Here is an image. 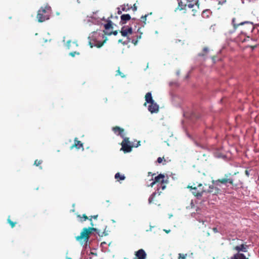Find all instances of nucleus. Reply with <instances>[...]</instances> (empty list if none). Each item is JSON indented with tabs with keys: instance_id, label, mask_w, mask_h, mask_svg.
<instances>
[{
	"instance_id": "obj_17",
	"label": "nucleus",
	"mask_w": 259,
	"mask_h": 259,
	"mask_svg": "<svg viewBox=\"0 0 259 259\" xmlns=\"http://www.w3.org/2000/svg\"><path fill=\"white\" fill-rule=\"evenodd\" d=\"M73 148H76L77 149L82 148L83 150V144L80 141H78L77 138H75L74 143L70 147L71 149Z\"/></svg>"
},
{
	"instance_id": "obj_15",
	"label": "nucleus",
	"mask_w": 259,
	"mask_h": 259,
	"mask_svg": "<svg viewBox=\"0 0 259 259\" xmlns=\"http://www.w3.org/2000/svg\"><path fill=\"white\" fill-rule=\"evenodd\" d=\"M113 132L116 134L118 136H120L121 138L124 137V129L118 126H115L112 127V128Z\"/></svg>"
},
{
	"instance_id": "obj_43",
	"label": "nucleus",
	"mask_w": 259,
	"mask_h": 259,
	"mask_svg": "<svg viewBox=\"0 0 259 259\" xmlns=\"http://www.w3.org/2000/svg\"><path fill=\"white\" fill-rule=\"evenodd\" d=\"M253 49L256 48V46L251 47Z\"/></svg>"
},
{
	"instance_id": "obj_32",
	"label": "nucleus",
	"mask_w": 259,
	"mask_h": 259,
	"mask_svg": "<svg viewBox=\"0 0 259 259\" xmlns=\"http://www.w3.org/2000/svg\"><path fill=\"white\" fill-rule=\"evenodd\" d=\"M187 255V254L179 253L178 259H186Z\"/></svg>"
},
{
	"instance_id": "obj_37",
	"label": "nucleus",
	"mask_w": 259,
	"mask_h": 259,
	"mask_svg": "<svg viewBox=\"0 0 259 259\" xmlns=\"http://www.w3.org/2000/svg\"><path fill=\"white\" fill-rule=\"evenodd\" d=\"M130 41V40L128 39V41L126 42H122V40L121 39H119L118 42L119 43V42H122L123 45H126L128 42H129Z\"/></svg>"
},
{
	"instance_id": "obj_27",
	"label": "nucleus",
	"mask_w": 259,
	"mask_h": 259,
	"mask_svg": "<svg viewBox=\"0 0 259 259\" xmlns=\"http://www.w3.org/2000/svg\"><path fill=\"white\" fill-rule=\"evenodd\" d=\"M208 49L207 47H204L203 49V53H200L199 54V56H204L208 52Z\"/></svg>"
},
{
	"instance_id": "obj_45",
	"label": "nucleus",
	"mask_w": 259,
	"mask_h": 259,
	"mask_svg": "<svg viewBox=\"0 0 259 259\" xmlns=\"http://www.w3.org/2000/svg\"><path fill=\"white\" fill-rule=\"evenodd\" d=\"M66 259H72V258L71 257H67Z\"/></svg>"
},
{
	"instance_id": "obj_31",
	"label": "nucleus",
	"mask_w": 259,
	"mask_h": 259,
	"mask_svg": "<svg viewBox=\"0 0 259 259\" xmlns=\"http://www.w3.org/2000/svg\"><path fill=\"white\" fill-rule=\"evenodd\" d=\"M148 15H145L144 16H142L141 17V21L143 22V23L144 24H146V20H147V17Z\"/></svg>"
},
{
	"instance_id": "obj_4",
	"label": "nucleus",
	"mask_w": 259,
	"mask_h": 259,
	"mask_svg": "<svg viewBox=\"0 0 259 259\" xmlns=\"http://www.w3.org/2000/svg\"><path fill=\"white\" fill-rule=\"evenodd\" d=\"M89 38L90 39L89 45L91 48L94 46L100 48L107 40V37L103 33L98 31L93 32L92 35Z\"/></svg>"
},
{
	"instance_id": "obj_26",
	"label": "nucleus",
	"mask_w": 259,
	"mask_h": 259,
	"mask_svg": "<svg viewBox=\"0 0 259 259\" xmlns=\"http://www.w3.org/2000/svg\"><path fill=\"white\" fill-rule=\"evenodd\" d=\"M142 34V33H141L140 35H138L137 36V38L136 39H132V42L133 44H134V45H136L137 44H138V40L139 39H140L141 38V34Z\"/></svg>"
},
{
	"instance_id": "obj_11",
	"label": "nucleus",
	"mask_w": 259,
	"mask_h": 259,
	"mask_svg": "<svg viewBox=\"0 0 259 259\" xmlns=\"http://www.w3.org/2000/svg\"><path fill=\"white\" fill-rule=\"evenodd\" d=\"M121 35L123 36H128L133 33V29L131 27L123 26L120 30Z\"/></svg>"
},
{
	"instance_id": "obj_13",
	"label": "nucleus",
	"mask_w": 259,
	"mask_h": 259,
	"mask_svg": "<svg viewBox=\"0 0 259 259\" xmlns=\"http://www.w3.org/2000/svg\"><path fill=\"white\" fill-rule=\"evenodd\" d=\"M135 259H146L147 254L145 250L143 249H140L135 252Z\"/></svg>"
},
{
	"instance_id": "obj_21",
	"label": "nucleus",
	"mask_w": 259,
	"mask_h": 259,
	"mask_svg": "<svg viewBox=\"0 0 259 259\" xmlns=\"http://www.w3.org/2000/svg\"><path fill=\"white\" fill-rule=\"evenodd\" d=\"M211 12L209 10H205L202 13V17L204 18H209V15L211 14Z\"/></svg>"
},
{
	"instance_id": "obj_19",
	"label": "nucleus",
	"mask_w": 259,
	"mask_h": 259,
	"mask_svg": "<svg viewBox=\"0 0 259 259\" xmlns=\"http://www.w3.org/2000/svg\"><path fill=\"white\" fill-rule=\"evenodd\" d=\"M146 102L144 103V106H146L147 103H152L154 101L152 99L151 93L150 92L147 93L145 95Z\"/></svg>"
},
{
	"instance_id": "obj_22",
	"label": "nucleus",
	"mask_w": 259,
	"mask_h": 259,
	"mask_svg": "<svg viewBox=\"0 0 259 259\" xmlns=\"http://www.w3.org/2000/svg\"><path fill=\"white\" fill-rule=\"evenodd\" d=\"M77 217L78 218L80 219V222H81L85 221L87 220H89V218H90L88 217L85 214H83L82 215L80 214H78V215H77Z\"/></svg>"
},
{
	"instance_id": "obj_6",
	"label": "nucleus",
	"mask_w": 259,
	"mask_h": 259,
	"mask_svg": "<svg viewBox=\"0 0 259 259\" xmlns=\"http://www.w3.org/2000/svg\"><path fill=\"white\" fill-rule=\"evenodd\" d=\"M51 13V7L48 5L41 7L37 12V18L39 22H43L49 19Z\"/></svg>"
},
{
	"instance_id": "obj_16",
	"label": "nucleus",
	"mask_w": 259,
	"mask_h": 259,
	"mask_svg": "<svg viewBox=\"0 0 259 259\" xmlns=\"http://www.w3.org/2000/svg\"><path fill=\"white\" fill-rule=\"evenodd\" d=\"M150 104V105L148 107V110L151 113L157 112L159 110L158 105L154 102H152V103Z\"/></svg>"
},
{
	"instance_id": "obj_3",
	"label": "nucleus",
	"mask_w": 259,
	"mask_h": 259,
	"mask_svg": "<svg viewBox=\"0 0 259 259\" xmlns=\"http://www.w3.org/2000/svg\"><path fill=\"white\" fill-rule=\"evenodd\" d=\"M232 25L235 30H236L239 26H242L241 33L246 36L248 38L250 37L249 35L252 33L254 29L253 23L249 21L239 22L237 21L235 18L232 19Z\"/></svg>"
},
{
	"instance_id": "obj_1",
	"label": "nucleus",
	"mask_w": 259,
	"mask_h": 259,
	"mask_svg": "<svg viewBox=\"0 0 259 259\" xmlns=\"http://www.w3.org/2000/svg\"><path fill=\"white\" fill-rule=\"evenodd\" d=\"M98 215H91L89 218V221L91 227L84 228L80 233V234L75 237V239L77 241H79L81 245L86 244L88 242L90 235L92 233V231L96 232L100 236L103 237V236H106L107 233L105 231L101 232L97 228H94V226L92 219H97L98 218Z\"/></svg>"
},
{
	"instance_id": "obj_39",
	"label": "nucleus",
	"mask_w": 259,
	"mask_h": 259,
	"mask_svg": "<svg viewBox=\"0 0 259 259\" xmlns=\"http://www.w3.org/2000/svg\"><path fill=\"white\" fill-rule=\"evenodd\" d=\"M245 175H246L247 177H249V171H248V170H246L245 171Z\"/></svg>"
},
{
	"instance_id": "obj_30",
	"label": "nucleus",
	"mask_w": 259,
	"mask_h": 259,
	"mask_svg": "<svg viewBox=\"0 0 259 259\" xmlns=\"http://www.w3.org/2000/svg\"><path fill=\"white\" fill-rule=\"evenodd\" d=\"M121 10L122 11H127L130 9V7H128V5H127L126 6H125V5H122L121 6Z\"/></svg>"
},
{
	"instance_id": "obj_25",
	"label": "nucleus",
	"mask_w": 259,
	"mask_h": 259,
	"mask_svg": "<svg viewBox=\"0 0 259 259\" xmlns=\"http://www.w3.org/2000/svg\"><path fill=\"white\" fill-rule=\"evenodd\" d=\"M115 178L117 180H124L125 177L124 175H121L119 172H117L115 175Z\"/></svg>"
},
{
	"instance_id": "obj_40",
	"label": "nucleus",
	"mask_w": 259,
	"mask_h": 259,
	"mask_svg": "<svg viewBox=\"0 0 259 259\" xmlns=\"http://www.w3.org/2000/svg\"><path fill=\"white\" fill-rule=\"evenodd\" d=\"M212 230L214 232V233H217L218 232V229L216 228V227H214L212 229Z\"/></svg>"
},
{
	"instance_id": "obj_34",
	"label": "nucleus",
	"mask_w": 259,
	"mask_h": 259,
	"mask_svg": "<svg viewBox=\"0 0 259 259\" xmlns=\"http://www.w3.org/2000/svg\"><path fill=\"white\" fill-rule=\"evenodd\" d=\"M120 75L121 77H125V75L123 74L122 73H121L119 69H118L117 71V74H116V75Z\"/></svg>"
},
{
	"instance_id": "obj_9",
	"label": "nucleus",
	"mask_w": 259,
	"mask_h": 259,
	"mask_svg": "<svg viewBox=\"0 0 259 259\" xmlns=\"http://www.w3.org/2000/svg\"><path fill=\"white\" fill-rule=\"evenodd\" d=\"M164 179L165 176L164 175L159 174L154 178V181L151 183L150 186L152 187L154 184L156 183L159 184L160 185V187H161V189L163 190L166 188V186L164 185V183H166Z\"/></svg>"
},
{
	"instance_id": "obj_44",
	"label": "nucleus",
	"mask_w": 259,
	"mask_h": 259,
	"mask_svg": "<svg viewBox=\"0 0 259 259\" xmlns=\"http://www.w3.org/2000/svg\"><path fill=\"white\" fill-rule=\"evenodd\" d=\"M72 44H75V45L77 46V44L75 42H72Z\"/></svg>"
},
{
	"instance_id": "obj_29",
	"label": "nucleus",
	"mask_w": 259,
	"mask_h": 259,
	"mask_svg": "<svg viewBox=\"0 0 259 259\" xmlns=\"http://www.w3.org/2000/svg\"><path fill=\"white\" fill-rule=\"evenodd\" d=\"M8 223L10 225L12 228H14L16 224V222H14L12 221H11L10 219V217H9L8 220H7Z\"/></svg>"
},
{
	"instance_id": "obj_42",
	"label": "nucleus",
	"mask_w": 259,
	"mask_h": 259,
	"mask_svg": "<svg viewBox=\"0 0 259 259\" xmlns=\"http://www.w3.org/2000/svg\"><path fill=\"white\" fill-rule=\"evenodd\" d=\"M121 13V11H120L119 9L118 11V14H120Z\"/></svg>"
},
{
	"instance_id": "obj_23",
	"label": "nucleus",
	"mask_w": 259,
	"mask_h": 259,
	"mask_svg": "<svg viewBox=\"0 0 259 259\" xmlns=\"http://www.w3.org/2000/svg\"><path fill=\"white\" fill-rule=\"evenodd\" d=\"M43 161L42 160H38V159H36L35 161H34V165L36 166H39V168L40 169H42V167L41 166H40V165L41 164V163H42Z\"/></svg>"
},
{
	"instance_id": "obj_38",
	"label": "nucleus",
	"mask_w": 259,
	"mask_h": 259,
	"mask_svg": "<svg viewBox=\"0 0 259 259\" xmlns=\"http://www.w3.org/2000/svg\"><path fill=\"white\" fill-rule=\"evenodd\" d=\"M132 8L134 11H135L137 9V7L136 6V4H134L133 7H132Z\"/></svg>"
},
{
	"instance_id": "obj_46",
	"label": "nucleus",
	"mask_w": 259,
	"mask_h": 259,
	"mask_svg": "<svg viewBox=\"0 0 259 259\" xmlns=\"http://www.w3.org/2000/svg\"><path fill=\"white\" fill-rule=\"evenodd\" d=\"M139 31H140V28H139V29H138V32H139Z\"/></svg>"
},
{
	"instance_id": "obj_7",
	"label": "nucleus",
	"mask_w": 259,
	"mask_h": 259,
	"mask_svg": "<svg viewBox=\"0 0 259 259\" xmlns=\"http://www.w3.org/2000/svg\"><path fill=\"white\" fill-rule=\"evenodd\" d=\"M188 188L190 189L193 195L198 198L201 197L204 193H205V185L203 186L202 184H198L197 185L194 184L193 186H188Z\"/></svg>"
},
{
	"instance_id": "obj_33",
	"label": "nucleus",
	"mask_w": 259,
	"mask_h": 259,
	"mask_svg": "<svg viewBox=\"0 0 259 259\" xmlns=\"http://www.w3.org/2000/svg\"><path fill=\"white\" fill-rule=\"evenodd\" d=\"M75 55H79V53L77 52H72L69 53V55L72 57H75Z\"/></svg>"
},
{
	"instance_id": "obj_24",
	"label": "nucleus",
	"mask_w": 259,
	"mask_h": 259,
	"mask_svg": "<svg viewBox=\"0 0 259 259\" xmlns=\"http://www.w3.org/2000/svg\"><path fill=\"white\" fill-rule=\"evenodd\" d=\"M157 193L156 192L153 193L149 197L148 199L149 203L151 204L152 203H153L154 201V198L156 195Z\"/></svg>"
},
{
	"instance_id": "obj_10",
	"label": "nucleus",
	"mask_w": 259,
	"mask_h": 259,
	"mask_svg": "<svg viewBox=\"0 0 259 259\" xmlns=\"http://www.w3.org/2000/svg\"><path fill=\"white\" fill-rule=\"evenodd\" d=\"M205 193H210L213 195L217 194L219 192V189L214 187L213 184L208 186L205 184Z\"/></svg>"
},
{
	"instance_id": "obj_20",
	"label": "nucleus",
	"mask_w": 259,
	"mask_h": 259,
	"mask_svg": "<svg viewBox=\"0 0 259 259\" xmlns=\"http://www.w3.org/2000/svg\"><path fill=\"white\" fill-rule=\"evenodd\" d=\"M120 24H123L131 19V17L129 14H123L120 17Z\"/></svg>"
},
{
	"instance_id": "obj_41",
	"label": "nucleus",
	"mask_w": 259,
	"mask_h": 259,
	"mask_svg": "<svg viewBox=\"0 0 259 259\" xmlns=\"http://www.w3.org/2000/svg\"><path fill=\"white\" fill-rule=\"evenodd\" d=\"M157 191H158V195H159L160 194V193L161 192H159V188H158L157 189Z\"/></svg>"
},
{
	"instance_id": "obj_2",
	"label": "nucleus",
	"mask_w": 259,
	"mask_h": 259,
	"mask_svg": "<svg viewBox=\"0 0 259 259\" xmlns=\"http://www.w3.org/2000/svg\"><path fill=\"white\" fill-rule=\"evenodd\" d=\"M178 9L184 10V13L191 14L195 16L199 13V3L198 0H181L179 2Z\"/></svg>"
},
{
	"instance_id": "obj_5",
	"label": "nucleus",
	"mask_w": 259,
	"mask_h": 259,
	"mask_svg": "<svg viewBox=\"0 0 259 259\" xmlns=\"http://www.w3.org/2000/svg\"><path fill=\"white\" fill-rule=\"evenodd\" d=\"M238 172H234V174L227 173L225 175V177L222 179H218L216 181L217 183H221L226 185L227 183L230 184L232 186L237 187L240 186L242 183L240 179L236 177Z\"/></svg>"
},
{
	"instance_id": "obj_12",
	"label": "nucleus",
	"mask_w": 259,
	"mask_h": 259,
	"mask_svg": "<svg viewBox=\"0 0 259 259\" xmlns=\"http://www.w3.org/2000/svg\"><path fill=\"white\" fill-rule=\"evenodd\" d=\"M107 23L105 24L104 25V27L105 30H103V34L105 35H106V32H110L113 28V23L110 20H106Z\"/></svg>"
},
{
	"instance_id": "obj_18",
	"label": "nucleus",
	"mask_w": 259,
	"mask_h": 259,
	"mask_svg": "<svg viewBox=\"0 0 259 259\" xmlns=\"http://www.w3.org/2000/svg\"><path fill=\"white\" fill-rule=\"evenodd\" d=\"M230 259H249L242 253H236L233 254Z\"/></svg>"
},
{
	"instance_id": "obj_35",
	"label": "nucleus",
	"mask_w": 259,
	"mask_h": 259,
	"mask_svg": "<svg viewBox=\"0 0 259 259\" xmlns=\"http://www.w3.org/2000/svg\"><path fill=\"white\" fill-rule=\"evenodd\" d=\"M71 40H68L66 42V46L68 49H69L71 47Z\"/></svg>"
},
{
	"instance_id": "obj_8",
	"label": "nucleus",
	"mask_w": 259,
	"mask_h": 259,
	"mask_svg": "<svg viewBox=\"0 0 259 259\" xmlns=\"http://www.w3.org/2000/svg\"><path fill=\"white\" fill-rule=\"evenodd\" d=\"M123 138V140L121 143L120 150L123 151L125 153L130 152L133 147H138L140 145V141H138L136 145H133L131 144L128 138L124 137Z\"/></svg>"
},
{
	"instance_id": "obj_14",
	"label": "nucleus",
	"mask_w": 259,
	"mask_h": 259,
	"mask_svg": "<svg viewBox=\"0 0 259 259\" xmlns=\"http://www.w3.org/2000/svg\"><path fill=\"white\" fill-rule=\"evenodd\" d=\"M248 245L245 244L238 245L233 247V249L237 251V253H241L240 252H247Z\"/></svg>"
},
{
	"instance_id": "obj_28",
	"label": "nucleus",
	"mask_w": 259,
	"mask_h": 259,
	"mask_svg": "<svg viewBox=\"0 0 259 259\" xmlns=\"http://www.w3.org/2000/svg\"><path fill=\"white\" fill-rule=\"evenodd\" d=\"M118 33V32L117 30L112 31V30H111L110 32H106V35H111V34H113L114 35H116Z\"/></svg>"
},
{
	"instance_id": "obj_36",
	"label": "nucleus",
	"mask_w": 259,
	"mask_h": 259,
	"mask_svg": "<svg viewBox=\"0 0 259 259\" xmlns=\"http://www.w3.org/2000/svg\"><path fill=\"white\" fill-rule=\"evenodd\" d=\"M163 159H164V158H163V157H162H162H158V158H157V162H158L159 163H161L163 161Z\"/></svg>"
}]
</instances>
